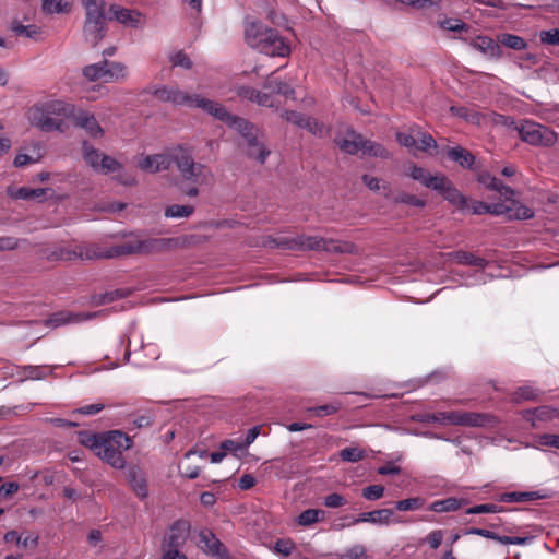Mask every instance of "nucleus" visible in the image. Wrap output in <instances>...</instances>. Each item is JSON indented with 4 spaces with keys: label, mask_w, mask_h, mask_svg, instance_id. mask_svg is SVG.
Here are the masks:
<instances>
[{
    "label": "nucleus",
    "mask_w": 559,
    "mask_h": 559,
    "mask_svg": "<svg viewBox=\"0 0 559 559\" xmlns=\"http://www.w3.org/2000/svg\"><path fill=\"white\" fill-rule=\"evenodd\" d=\"M206 114L213 116L214 118L225 122L228 127L235 129L237 132H239V134H241L243 140L259 131L258 128H255L251 122L230 114L224 105L216 103L214 100H212V106L209 107Z\"/></svg>",
    "instance_id": "obj_8"
},
{
    "label": "nucleus",
    "mask_w": 559,
    "mask_h": 559,
    "mask_svg": "<svg viewBox=\"0 0 559 559\" xmlns=\"http://www.w3.org/2000/svg\"><path fill=\"white\" fill-rule=\"evenodd\" d=\"M46 13H64L69 11L68 3L62 0H41Z\"/></svg>",
    "instance_id": "obj_50"
},
{
    "label": "nucleus",
    "mask_w": 559,
    "mask_h": 559,
    "mask_svg": "<svg viewBox=\"0 0 559 559\" xmlns=\"http://www.w3.org/2000/svg\"><path fill=\"white\" fill-rule=\"evenodd\" d=\"M92 247V243L88 245H80L76 246L74 250H70L68 248L58 247L53 249L49 254H47V258L49 260H62V261H70L75 258H80L82 260H88L85 254H83L88 248Z\"/></svg>",
    "instance_id": "obj_25"
},
{
    "label": "nucleus",
    "mask_w": 559,
    "mask_h": 559,
    "mask_svg": "<svg viewBox=\"0 0 559 559\" xmlns=\"http://www.w3.org/2000/svg\"><path fill=\"white\" fill-rule=\"evenodd\" d=\"M8 194L16 200H43L46 195V189L44 188H26V187H20L14 188L10 187L8 189Z\"/></svg>",
    "instance_id": "obj_30"
},
{
    "label": "nucleus",
    "mask_w": 559,
    "mask_h": 559,
    "mask_svg": "<svg viewBox=\"0 0 559 559\" xmlns=\"http://www.w3.org/2000/svg\"><path fill=\"white\" fill-rule=\"evenodd\" d=\"M96 455L115 468L120 469L123 468L126 465V461L124 457L122 456L121 451L118 450L116 447H111L110 441L104 440V445L100 447Z\"/></svg>",
    "instance_id": "obj_24"
},
{
    "label": "nucleus",
    "mask_w": 559,
    "mask_h": 559,
    "mask_svg": "<svg viewBox=\"0 0 559 559\" xmlns=\"http://www.w3.org/2000/svg\"><path fill=\"white\" fill-rule=\"evenodd\" d=\"M452 115L462 118L468 122L473 123H479V115L476 111H473L466 107L463 106H452L450 108Z\"/></svg>",
    "instance_id": "obj_48"
},
{
    "label": "nucleus",
    "mask_w": 559,
    "mask_h": 559,
    "mask_svg": "<svg viewBox=\"0 0 559 559\" xmlns=\"http://www.w3.org/2000/svg\"><path fill=\"white\" fill-rule=\"evenodd\" d=\"M109 12L112 14L114 20L126 26L139 27L142 23V15L135 10L112 4L109 8Z\"/></svg>",
    "instance_id": "obj_18"
},
{
    "label": "nucleus",
    "mask_w": 559,
    "mask_h": 559,
    "mask_svg": "<svg viewBox=\"0 0 559 559\" xmlns=\"http://www.w3.org/2000/svg\"><path fill=\"white\" fill-rule=\"evenodd\" d=\"M425 500L420 497H413L396 502L395 507L399 511L418 510L424 506Z\"/></svg>",
    "instance_id": "obj_51"
},
{
    "label": "nucleus",
    "mask_w": 559,
    "mask_h": 559,
    "mask_svg": "<svg viewBox=\"0 0 559 559\" xmlns=\"http://www.w3.org/2000/svg\"><path fill=\"white\" fill-rule=\"evenodd\" d=\"M104 433H95L90 431H80L78 433V441L80 444L93 450L95 454L104 445Z\"/></svg>",
    "instance_id": "obj_33"
},
{
    "label": "nucleus",
    "mask_w": 559,
    "mask_h": 559,
    "mask_svg": "<svg viewBox=\"0 0 559 559\" xmlns=\"http://www.w3.org/2000/svg\"><path fill=\"white\" fill-rule=\"evenodd\" d=\"M448 157L464 168H472L475 156L464 147L455 146L447 151Z\"/></svg>",
    "instance_id": "obj_31"
},
{
    "label": "nucleus",
    "mask_w": 559,
    "mask_h": 559,
    "mask_svg": "<svg viewBox=\"0 0 559 559\" xmlns=\"http://www.w3.org/2000/svg\"><path fill=\"white\" fill-rule=\"evenodd\" d=\"M155 173L168 170L174 164L173 150L166 154H155Z\"/></svg>",
    "instance_id": "obj_55"
},
{
    "label": "nucleus",
    "mask_w": 559,
    "mask_h": 559,
    "mask_svg": "<svg viewBox=\"0 0 559 559\" xmlns=\"http://www.w3.org/2000/svg\"><path fill=\"white\" fill-rule=\"evenodd\" d=\"M85 10L83 35L95 47L106 35V16L104 0H81Z\"/></svg>",
    "instance_id": "obj_4"
},
{
    "label": "nucleus",
    "mask_w": 559,
    "mask_h": 559,
    "mask_svg": "<svg viewBox=\"0 0 559 559\" xmlns=\"http://www.w3.org/2000/svg\"><path fill=\"white\" fill-rule=\"evenodd\" d=\"M437 24L440 28L450 32H463L468 29L467 24L460 19L444 17L442 20H438Z\"/></svg>",
    "instance_id": "obj_46"
},
{
    "label": "nucleus",
    "mask_w": 559,
    "mask_h": 559,
    "mask_svg": "<svg viewBox=\"0 0 559 559\" xmlns=\"http://www.w3.org/2000/svg\"><path fill=\"white\" fill-rule=\"evenodd\" d=\"M83 254H85L88 260L112 259L118 257L139 254V239L133 238L123 243L115 245L109 248H104L99 245L92 243V247L88 248Z\"/></svg>",
    "instance_id": "obj_9"
},
{
    "label": "nucleus",
    "mask_w": 559,
    "mask_h": 559,
    "mask_svg": "<svg viewBox=\"0 0 559 559\" xmlns=\"http://www.w3.org/2000/svg\"><path fill=\"white\" fill-rule=\"evenodd\" d=\"M522 417L536 427L538 423H546L559 418V409L552 406L543 405L522 412Z\"/></svg>",
    "instance_id": "obj_16"
},
{
    "label": "nucleus",
    "mask_w": 559,
    "mask_h": 559,
    "mask_svg": "<svg viewBox=\"0 0 559 559\" xmlns=\"http://www.w3.org/2000/svg\"><path fill=\"white\" fill-rule=\"evenodd\" d=\"M11 31L14 32L19 36H24L27 38H36L37 35L40 34V28L34 24L23 25L20 21L13 20L11 23Z\"/></svg>",
    "instance_id": "obj_43"
},
{
    "label": "nucleus",
    "mask_w": 559,
    "mask_h": 559,
    "mask_svg": "<svg viewBox=\"0 0 559 559\" xmlns=\"http://www.w3.org/2000/svg\"><path fill=\"white\" fill-rule=\"evenodd\" d=\"M542 391L539 389H535L531 385H524L518 388L511 395V401L513 403H521L523 401H535Z\"/></svg>",
    "instance_id": "obj_38"
},
{
    "label": "nucleus",
    "mask_w": 559,
    "mask_h": 559,
    "mask_svg": "<svg viewBox=\"0 0 559 559\" xmlns=\"http://www.w3.org/2000/svg\"><path fill=\"white\" fill-rule=\"evenodd\" d=\"M173 158L174 164L185 180L194 185L207 182L210 170L203 164L195 163L192 154L187 148L182 146L174 148Z\"/></svg>",
    "instance_id": "obj_6"
},
{
    "label": "nucleus",
    "mask_w": 559,
    "mask_h": 559,
    "mask_svg": "<svg viewBox=\"0 0 559 559\" xmlns=\"http://www.w3.org/2000/svg\"><path fill=\"white\" fill-rule=\"evenodd\" d=\"M364 142V136L354 130H348L345 136L335 139L340 150L350 155L362 152Z\"/></svg>",
    "instance_id": "obj_20"
},
{
    "label": "nucleus",
    "mask_w": 559,
    "mask_h": 559,
    "mask_svg": "<svg viewBox=\"0 0 559 559\" xmlns=\"http://www.w3.org/2000/svg\"><path fill=\"white\" fill-rule=\"evenodd\" d=\"M245 145L247 148V156L257 159L261 164H263L270 155V151L265 148L263 142L259 138V131L248 136L245 140Z\"/></svg>",
    "instance_id": "obj_22"
},
{
    "label": "nucleus",
    "mask_w": 559,
    "mask_h": 559,
    "mask_svg": "<svg viewBox=\"0 0 559 559\" xmlns=\"http://www.w3.org/2000/svg\"><path fill=\"white\" fill-rule=\"evenodd\" d=\"M83 157L85 162L97 171L99 164L102 162V157L105 156L97 148L88 144L87 142H83L82 144Z\"/></svg>",
    "instance_id": "obj_39"
},
{
    "label": "nucleus",
    "mask_w": 559,
    "mask_h": 559,
    "mask_svg": "<svg viewBox=\"0 0 559 559\" xmlns=\"http://www.w3.org/2000/svg\"><path fill=\"white\" fill-rule=\"evenodd\" d=\"M384 487L382 485H370L362 489V497L369 501H376L383 497Z\"/></svg>",
    "instance_id": "obj_58"
},
{
    "label": "nucleus",
    "mask_w": 559,
    "mask_h": 559,
    "mask_svg": "<svg viewBox=\"0 0 559 559\" xmlns=\"http://www.w3.org/2000/svg\"><path fill=\"white\" fill-rule=\"evenodd\" d=\"M100 312H71V311H58L52 313L48 319L41 321L45 326L56 329L61 325L70 323H79L87 320L95 319ZM31 323L39 324L40 321H31Z\"/></svg>",
    "instance_id": "obj_10"
},
{
    "label": "nucleus",
    "mask_w": 559,
    "mask_h": 559,
    "mask_svg": "<svg viewBox=\"0 0 559 559\" xmlns=\"http://www.w3.org/2000/svg\"><path fill=\"white\" fill-rule=\"evenodd\" d=\"M46 114L52 115L53 118H59L63 121V118L72 117L74 115V105L60 99L47 100L39 104Z\"/></svg>",
    "instance_id": "obj_21"
},
{
    "label": "nucleus",
    "mask_w": 559,
    "mask_h": 559,
    "mask_svg": "<svg viewBox=\"0 0 559 559\" xmlns=\"http://www.w3.org/2000/svg\"><path fill=\"white\" fill-rule=\"evenodd\" d=\"M544 497L539 491H510L498 495L496 500L506 503H521L538 500Z\"/></svg>",
    "instance_id": "obj_27"
},
{
    "label": "nucleus",
    "mask_w": 559,
    "mask_h": 559,
    "mask_svg": "<svg viewBox=\"0 0 559 559\" xmlns=\"http://www.w3.org/2000/svg\"><path fill=\"white\" fill-rule=\"evenodd\" d=\"M416 420L463 427H487L496 424V418L489 414L463 411L417 415Z\"/></svg>",
    "instance_id": "obj_2"
},
{
    "label": "nucleus",
    "mask_w": 559,
    "mask_h": 559,
    "mask_svg": "<svg viewBox=\"0 0 559 559\" xmlns=\"http://www.w3.org/2000/svg\"><path fill=\"white\" fill-rule=\"evenodd\" d=\"M292 250H316L330 253H357V247L348 241L325 239L319 236L298 235L292 237Z\"/></svg>",
    "instance_id": "obj_5"
},
{
    "label": "nucleus",
    "mask_w": 559,
    "mask_h": 559,
    "mask_svg": "<svg viewBox=\"0 0 559 559\" xmlns=\"http://www.w3.org/2000/svg\"><path fill=\"white\" fill-rule=\"evenodd\" d=\"M480 182H483L488 189L495 190L500 193L506 200H510L514 191L510 187L503 185V182L496 178L490 177L489 175H481L479 178Z\"/></svg>",
    "instance_id": "obj_32"
},
{
    "label": "nucleus",
    "mask_w": 559,
    "mask_h": 559,
    "mask_svg": "<svg viewBox=\"0 0 559 559\" xmlns=\"http://www.w3.org/2000/svg\"><path fill=\"white\" fill-rule=\"evenodd\" d=\"M394 512L392 509H379L370 512L361 513L357 519L354 520V524L360 522H369L378 525H388L391 522Z\"/></svg>",
    "instance_id": "obj_26"
},
{
    "label": "nucleus",
    "mask_w": 559,
    "mask_h": 559,
    "mask_svg": "<svg viewBox=\"0 0 559 559\" xmlns=\"http://www.w3.org/2000/svg\"><path fill=\"white\" fill-rule=\"evenodd\" d=\"M255 103L260 106L270 108H277L280 106V103L276 100L275 96L266 90L265 92L258 91Z\"/></svg>",
    "instance_id": "obj_56"
},
{
    "label": "nucleus",
    "mask_w": 559,
    "mask_h": 559,
    "mask_svg": "<svg viewBox=\"0 0 559 559\" xmlns=\"http://www.w3.org/2000/svg\"><path fill=\"white\" fill-rule=\"evenodd\" d=\"M515 129L521 140L533 146L549 147L555 145L558 140L556 132L533 120H522Z\"/></svg>",
    "instance_id": "obj_7"
},
{
    "label": "nucleus",
    "mask_w": 559,
    "mask_h": 559,
    "mask_svg": "<svg viewBox=\"0 0 559 559\" xmlns=\"http://www.w3.org/2000/svg\"><path fill=\"white\" fill-rule=\"evenodd\" d=\"M29 121L33 126L45 132L62 130L63 126V121L61 119L53 118L52 115L46 114L39 104H36L31 108Z\"/></svg>",
    "instance_id": "obj_12"
},
{
    "label": "nucleus",
    "mask_w": 559,
    "mask_h": 559,
    "mask_svg": "<svg viewBox=\"0 0 559 559\" xmlns=\"http://www.w3.org/2000/svg\"><path fill=\"white\" fill-rule=\"evenodd\" d=\"M194 207L191 205L173 204L166 207L165 216L167 218L189 217L193 214Z\"/></svg>",
    "instance_id": "obj_45"
},
{
    "label": "nucleus",
    "mask_w": 559,
    "mask_h": 559,
    "mask_svg": "<svg viewBox=\"0 0 559 559\" xmlns=\"http://www.w3.org/2000/svg\"><path fill=\"white\" fill-rule=\"evenodd\" d=\"M189 533L186 522H176L171 525L163 542V549H178L183 546Z\"/></svg>",
    "instance_id": "obj_15"
},
{
    "label": "nucleus",
    "mask_w": 559,
    "mask_h": 559,
    "mask_svg": "<svg viewBox=\"0 0 559 559\" xmlns=\"http://www.w3.org/2000/svg\"><path fill=\"white\" fill-rule=\"evenodd\" d=\"M202 549L216 559H233L227 547L210 531L201 532Z\"/></svg>",
    "instance_id": "obj_13"
},
{
    "label": "nucleus",
    "mask_w": 559,
    "mask_h": 559,
    "mask_svg": "<svg viewBox=\"0 0 559 559\" xmlns=\"http://www.w3.org/2000/svg\"><path fill=\"white\" fill-rule=\"evenodd\" d=\"M447 255L452 261L462 265H471L479 269H485L488 264L487 260H485L484 258L477 257L471 252L463 250L449 252Z\"/></svg>",
    "instance_id": "obj_28"
},
{
    "label": "nucleus",
    "mask_w": 559,
    "mask_h": 559,
    "mask_svg": "<svg viewBox=\"0 0 559 559\" xmlns=\"http://www.w3.org/2000/svg\"><path fill=\"white\" fill-rule=\"evenodd\" d=\"M263 88L270 91L274 96L283 95L287 98H295V91L286 82L274 78L273 74L269 75L263 83Z\"/></svg>",
    "instance_id": "obj_29"
},
{
    "label": "nucleus",
    "mask_w": 559,
    "mask_h": 559,
    "mask_svg": "<svg viewBox=\"0 0 559 559\" xmlns=\"http://www.w3.org/2000/svg\"><path fill=\"white\" fill-rule=\"evenodd\" d=\"M127 76V68L121 62L106 60V83L115 82Z\"/></svg>",
    "instance_id": "obj_40"
},
{
    "label": "nucleus",
    "mask_w": 559,
    "mask_h": 559,
    "mask_svg": "<svg viewBox=\"0 0 559 559\" xmlns=\"http://www.w3.org/2000/svg\"><path fill=\"white\" fill-rule=\"evenodd\" d=\"M366 548L362 545H355L346 549L342 555L341 559H365Z\"/></svg>",
    "instance_id": "obj_63"
},
{
    "label": "nucleus",
    "mask_w": 559,
    "mask_h": 559,
    "mask_svg": "<svg viewBox=\"0 0 559 559\" xmlns=\"http://www.w3.org/2000/svg\"><path fill=\"white\" fill-rule=\"evenodd\" d=\"M247 44L271 57H285L289 55V46L278 35L277 31L265 26L260 22H252L245 29Z\"/></svg>",
    "instance_id": "obj_1"
},
{
    "label": "nucleus",
    "mask_w": 559,
    "mask_h": 559,
    "mask_svg": "<svg viewBox=\"0 0 559 559\" xmlns=\"http://www.w3.org/2000/svg\"><path fill=\"white\" fill-rule=\"evenodd\" d=\"M23 374L25 378L27 379H32V380H40V379H44L46 378V376L48 374L47 371H45L41 367L39 366H26L24 367L23 369Z\"/></svg>",
    "instance_id": "obj_64"
},
{
    "label": "nucleus",
    "mask_w": 559,
    "mask_h": 559,
    "mask_svg": "<svg viewBox=\"0 0 559 559\" xmlns=\"http://www.w3.org/2000/svg\"><path fill=\"white\" fill-rule=\"evenodd\" d=\"M82 74L90 82L103 81L106 83V59L84 67Z\"/></svg>",
    "instance_id": "obj_34"
},
{
    "label": "nucleus",
    "mask_w": 559,
    "mask_h": 559,
    "mask_svg": "<svg viewBox=\"0 0 559 559\" xmlns=\"http://www.w3.org/2000/svg\"><path fill=\"white\" fill-rule=\"evenodd\" d=\"M539 39L545 45L559 46V28L542 31Z\"/></svg>",
    "instance_id": "obj_61"
},
{
    "label": "nucleus",
    "mask_w": 559,
    "mask_h": 559,
    "mask_svg": "<svg viewBox=\"0 0 559 559\" xmlns=\"http://www.w3.org/2000/svg\"><path fill=\"white\" fill-rule=\"evenodd\" d=\"M461 507V502L456 498H447L442 500L433 501L429 510L438 513L455 511Z\"/></svg>",
    "instance_id": "obj_42"
},
{
    "label": "nucleus",
    "mask_w": 559,
    "mask_h": 559,
    "mask_svg": "<svg viewBox=\"0 0 559 559\" xmlns=\"http://www.w3.org/2000/svg\"><path fill=\"white\" fill-rule=\"evenodd\" d=\"M292 237L280 236H263L260 240V245L265 248H280L283 250H292Z\"/></svg>",
    "instance_id": "obj_41"
},
{
    "label": "nucleus",
    "mask_w": 559,
    "mask_h": 559,
    "mask_svg": "<svg viewBox=\"0 0 559 559\" xmlns=\"http://www.w3.org/2000/svg\"><path fill=\"white\" fill-rule=\"evenodd\" d=\"M365 456V453L359 448L348 447L340 452V457L342 461L345 462H358L362 460Z\"/></svg>",
    "instance_id": "obj_53"
},
{
    "label": "nucleus",
    "mask_w": 559,
    "mask_h": 559,
    "mask_svg": "<svg viewBox=\"0 0 559 559\" xmlns=\"http://www.w3.org/2000/svg\"><path fill=\"white\" fill-rule=\"evenodd\" d=\"M416 135L419 136V143L417 142V151L429 152L430 148H437V142L429 133L417 130Z\"/></svg>",
    "instance_id": "obj_54"
},
{
    "label": "nucleus",
    "mask_w": 559,
    "mask_h": 559,
    "mask_svg": "<svg viewBox=\"0 0 559 559\" xmlns=\"http://www.w3.org/2000/svg\"><path fill=\"white\" fill-rule=\"evenodd\" d=\"M181 238H148L139 239V254L166 252L183 245Z\"/></svg>",
    "instance_id": "obj_11"
},
{
    "label": "nucleus",
    "mask_w": 559,
    "mask_h": 559,
    "mask_svg": "<svg viewBox=\"0 0 559 559\" xmlns=\"http://www.w3.org/2000/svg\"><path fill=\"white\" fill-rule=\"evenodd\" d=\"M143 93L153 95L159 102L171 103L175 106L195 107L205 112H207L209 107L212 106L211 99L202 97L199 94L188 93L180 90L178 86L150 85Z\"/></svg>",
    "instance_id": "obj_3"
},
{
    "label": "nucleus",
    "mask_w": 559,
    "mask_h": 559,
    "mask_svg": "<svg viewBox=\"0 0 559 559\" xmlns=\"http://www.w3.org/2000/svg\"><path fill=\"white\" fill-rule=\"evenodd\" d=\"M435 191H438L450 203L464 209L466 207V198L453 186V183L443 175H440L439 182Z\"/></svg>",
    "instance_id": "obj_14"
},
{
    "label": "nucleus",
    "mask_w": 559,
    "mask_h": 559,
    "mask_svg": "<svg viewBox=\"0 0 559 559\" xmlns=\"http://www.w3.org/2000/svg\"><path fill=\"white\" fill-rule=\"evenodd\" d=\"M75 126L84 129L90 135L94 138L102 136L104 131L93 114L84 110L74 111L72 116Z\"/></svg>",
    "instance_id": "obj_19"
},
{
    "label": "nucleus",
    "mask_w": 559,
    "mask_h": 559,
    "mask_svg": "<svg viewBox=\"0 0 559 559\" xmlns=\"http://www.w3.org/2000/svg\"><path fill=\"white\" fill-rule=\"evenodd\" d=\"M469 45L490 59L498 60L502 56L500 44L488 36H477L469 41Z\"/></svg>",
    "instance_id": "obj_17"
},
{
    "label": "nucleus",
    "mask_w": 559,
    "mask_h": 559,
    "mask_svg": "<svg viewBox=\"0 0 559 559\" xmlns=\"http://www.w3.org/2000/svg\"><path fill=\"white\" fill-rule=\"evenodd\" d=\"M340 408H341V403L333 402V403L325 404V405L310 407L308 409V412L312 413L316 416L324 417V416H329V415L336 413Z\"/></svg>",
    "instance_id": "obj_52"
},
{
    "label": "nucleus",
    "mask_w": 559,
    "mask_h": 559,
    "mask_svg": "<svg viewBox=\"0 0 559 559\" xmlns=\"http://www.w3.org/2000/svg\"><path fill=\"white\" fill-rule=\"evenodd\" d=\"M120 169H121V164L118 160H116L115 158H112L108 155H105L102 157V162L99 164L97 173L107 175L110 173L119 171Z\"/></svg>",
    "instance_id": "obj_49"
},
{
    "label": "nucleus",
    "mask_w": 559,
    "mask_h": 559,
    "mask_svg": "<svg viewBox=\"0 0 559 559\" xmlns=\"http://www.w3.org/2000/svg\"><path fill=\"white\" fill-rule=\"evenodd\" d=\"M324 515L323 510L319 509H307L301 512L298 516V523L302 526H309L320 521V516Z\"/></svg>",
    "instance_id": "obj_47"
},
{
    "label": "nucleus",
    "mask_w": 559,
    "mask_h": 559,
    "mask_svg": "<svg viewBox=\"0 0 559 559\" xmlns=\"http://www.w3.org/2000/svg\"><path fill=\"white\" fill-rule=\"evenodd\" d=\"M503 508L496 503H485L474 506L466 510L467 514H480V513H499L502 512Z\"/></svg>",
    "instance_id": "obj_57"
},
{
    "label": "nucleus",
    "mask_w": 559,
    "mask_h": 559,
    "mask_svg": "<svg viewBox=\"0 0 559 559\" xmlns=\"http://www.w3.org/2000/svg\"><path fill=\"white\" fill-rule=\"evenodd\" d=\"M362 153L365 155L378 157L381 159H389L392 157V154L381 143L366 139L364 142Z\"/></svg>",
    "instance_id": "obj_36"
},
{
    "label": "nucleus",
    "mask_w": 559,
    "mask_h": 559,
    "mask_svg": "<svg viewBox=\"0 0 559 559\" xmlns=\"http://www.w3.org/2000/svg\"><path fill=\"white\" fill-rule=\"evenodd\" d=\"M295 547V543L289 538L278 539L274 545V551L278 555L289 556Z\"/></svg>",
    "instance_id": "obj_60"
},
{
    "label": "nucleus",
    "mask_w": 559,
    "mask_h": 559,
    "mask_svg": "<svg viewBox=\"0 0 559 559\" xmlns=\"http://www.w3.org/2000/svg\"><path fill=\"white\" fill-rule=\"evenodd\" d=\"M105 441H110L111 447L118 450H129L132 447V440L124 433L118 430L104 433Z\"/></svg>",
    "instance_id": "obj_37"
},
{
    "label": "nucleus",
    "mask_w": 559,
    "mask_h": 559,
    "mask_svg": "<svg viewBox=\"0 0 559 559\" xmlns=\"http://www.w3.org/2000/svg\"><path fill=\"white\" fill-rule=\"evenodd\" d=\"M409 176L419 182H421L425 187L435 189L437 183L439 182L440 175H431L423 167L413 166Z\"/></svg>",
    "instance_id": "obj_35"
},
{
    "label": "nucleus",
    "mask_w": 559,
    "mask_h": 559,
    "mask_svg": "<svg viewBox=\"0 0 559 559\" xmlns=\"http://www.w3.org/2000/svg\"><path fill=\"white\" fill-rule=\"evenodd\" d=\"M127 480L139 498L144 499L147 497V483L143 473L138 467L131 466L127 469Z\"/></svg>",
    "instance_id": "obj_23"
},
{
    "label": "nucleus",
    "mask_w": 559,
    "mask_h": 559,
    "mask_svg": "<svg viewBox=\"0 0 559 559\" xmlns=\"http://www.w3.org/2000/svg\"><path fill=\"white\" fill-rule=\"evenodd\" d=\"M235 93L237 96H239L242 99H248L250 102L255 103L257 96H258V90L246 86V85H237L235 86Z\"/></svg>",
    "instance_id": "obj_62"
},
{
    "label": "nucleus",
    "mask_w": 559,
    "mask_h": 559,
    "mask_svg": "<svg viewBox=\"0 0 559 559\" xmlns=\"http://www.w3.org/2000/svg\"><path fill=\"white\" fill-rule=\"evenodd\" d=\"M395 138L400 145L408 148L411 152L417 151V140L413 134L397 132Z\"/></svg>",
    "instance_id": "obj_59"
},
{
    "label": "nucleus",
    "mask_w": 559,
    "mask_h": 559,
    "mask_svg": "<svg viewBox=\"0 0 559 559\" xmlns=\"http://www.w3.org/2000/svg\"><path fill=\"white\" fill-rule=\"evenodd\" d=\"M498 40L501 45L514 50H524L527 47L524 38L513 34H501Z\"/></svg>",
    "instance_id": "obj_44"
}]
</instances>
